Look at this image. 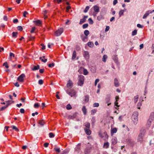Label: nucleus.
Wrapping results in <instances>:
<instances>
[{
  "instance_id": "obj_34",
  "label": "nucleus",
  "mask_w": 154,
  "mask_h": 154,
  "mask_svg": "<svg viewBox=\"0 0 154 154\" xmlns=\"http://www.w3.org/2000/svg\"><path fill=\"white\" fill-rule=\"evenodd\" d=\"M139 98L138 95H137L134 97V101L135 103H136L137 101Z\"/></svg>"
},
{
  "instance_id": "obj_5",
  "label": "nucleus",
  "mask_w": 154,
  "mask_h": 154,
  "mask_svg": "<svg viewBox=\"0 0 154 154\" xmlns=\"http://www.w3.org/2000/svg\"><path fill=\"white\" fill-rule=\"evenodd\" d=\"M25 77V75L23 73L22 74L17 78V80L20 82H23L24 81V78Z\"/></svg>"
},
{
  "instance_id": "obj_12",
  "label": "nucleus",
  "mask_w": 154,
  "mask_h": 154,
  "mask_svg": "<svg viewBox=\"0 0 154 154\" xmlns=\"http://www.w3.org/2000/svg\"><path fill=\"white\" fill-rule=\"evenodd\" d=\"M94 9L95 12L97 13L99 12L100 10L99 7L97 5L94 6Z\"/></svg>"
},
{
  "instance_id": "obj_36",
  "label": "nucleus",
  "mask_w": 154,
  "mask_h": 154,
  "mask_svg": "<svg viewBox=\"0 0 154 154\" xmlns=\"http://www.w3.org/2000/svg\"><path fill=\"white\" fill-rule=\"evenodd\" d=\"M84 34L86 36H87L89 34V32L88 30H85L84 31Z\"/></svg>"
},
{
  "instance_id": "obj_43",
  "label": "nucleus",
  "mask_w": 154,
  "mask_h": 154,
  "mask_svg": "<svg viewBox=\"0 0 154 154\" xmlns=\"http://www.w3.org/2000/svg\"><path fill=\"white\" fill-rule=\"evenodd\" d=\"M39 124L43 126L44 125V122H43V120H39Z\"/></svg>"
},
{
  "instance_id": "obj_64",
  "label": "nucleus",
  "mask_w": 154,
  "mask_h": 154,
  "mask_svg": "<svg viewBox=\"0 0 154 154\" xmlns=\"http://www.w3.org/2000/svg\"><path fill=\"white\" fill-rule=\"evenodd\" d=\"M18 21V20L17 19H14L13 20V22L14 23H17Z\"/></svg>"
},
{
  "instance_id": "obj_54",
  "label": "nucleus",
  "mask_w": 154,
  "mask_h": 154,
  "mask_svg": "<svg viewBox=\"0 0 154 154\" xmlns=\"http://www.w3.org/2000/svg\"><path fill=\"white\" fill-rule=\"evenodd\" d=\"M39 106V104L38 103H35L34 104V107L35 108H37Z\"/></svg>"
},
{
  "instance_id": "obj_35",
  "label": "nucleus",
  "mask_w": 154,
  "mask_h": 154,
  "mask_svg": "<svg viewBox=\"0 0 154 154\" xmlns=\"http://www.w3.org/2000/svg\"><path fill=\"white\" fill-rule=\"evenodd\" d=\"M11 100H8L6 101V106H7V107H8V106L11 104Z\"/></svg>"
},
{
  "instance_id": "obj_48",
  "label": "nucleus",
  "mask_w": 154,
  "mask_h": 154,
  "mask_svg": "<svg viewBox=\"0 0 154 154\" xmlns=\"http://www.w3.org/2000/svg\"><path fill=\"white\" fill-rule=\"evenodd\" d=\"M8 107L6 106H2L0 109V111H2L5 110V109L7 108Z\"/></svg>"
},
{
  "instance_id": "obj_63",
  "label": "nucleus",
  "mask_w": 154,
  "mask_h": 154,
  "mask_svg": "<svg viewBox=\"0 0 154 154\" xmlns=\"http://www.w3.org/2000/svg\"><path fill=\"white\" fill-rule=\"evenodd\" d=\"M118 2L117 0H114L113 2V5H115Z\"/></svg>"
},
{
  "instance_id": "obj_28",
  "label": "nucleus",
  "mask_w": 154,
  "mask_h": 154,
  "mask_svg": "<svg viewBox=\"0 0 154 154\" xmlns=\"http://www.w3.org/2000/svg\"><path fill=\"white\" fill-rule=\"evenodd\" d=\"M114 60L115 62L116 63L118 64V58L117 57V56H115V58L113 59Z\"/></svg>"
},
{
  "instance_id": "obj_60",
  "label": "nucleus",
  "mask_w": 154,
  "mask_h": 154,
  "mask_svg": "<svg viewBox=\"0 0 154 154\" xmlns=\"http://www.w3.org/2000/svg\"><path fill=\"white\" fill-rule=\"evenodd\" d=\"M99 79H96L95 82V85L96 86L97 85V83L99 82Z\"/></svg>"
},
{
  "instance_id": "obj_1",
  "label": "nucleus",
  "mask_w": 154,
  "mask_h": 154,
  "mask_svg": "<svg viewBox=\"0 0 154 154\" xmlns=\"http://www.w3.org/2000/svg\"><path fill=\"white\" fill-rule=\"evenodd\" d=\"M138 115V112H133L132 116V120L135 125L137 124V117Z\"/></svg>"
},
{
  "instance_id": "obj_7",
  "label": "nucleus",
  "mask_w": 154,
  "mask_h": 154,
  "mask_svg": "<svg viewBox=\"0 0 154 154\" xmlns=\"http://www.w3.org/2000/svg\"><path fill=\"white\" fill-rule=\"evenodd\" d=\"M84 56L86 59H89V55L88 52L87 51H85L84 52Z\"/></svg>"
},
{
  "instance_id": "obj_17",
  "label": "nucleus",
  "mask_w": 154,
  "mask_h": 154,
  "mask_svg": "<svg viewBox=\"0 0 154 154\" xmlns=\"http://www.w3.org/2000/svg\"><path fill=\"white\" fill-rule=\"evenodd\" d=\"M40 68V66L38 65L36 66H34V68L32 69L33 71L38 69Z\"/></svg>"
},
{
  "instance_id": "obj_46",
  "label": "nucleus",
  "mask_w": 154,
  "mask_h": 154,
  "mask_svg": "<svg viewBox=\"0 0 154 154\" xmlns=\"http://www.w3.org/2000/svg\"><path fill=\"white\" fill-rule=\"evenodd\" d=\"M99 104L98 103H94L93 106L94 107H98L99 106Z\"/></svg>"
},
{
  "instance_id": "obj_21",
  "label": "nucleus",
  "mask_w": 154,
  "mask_h": 154,
  "mask_svg": "<svg viewBox=\"0 0 154 154\" xmlns=\"http://www.w3.org/2000/svg\"><path fill=\"white\" fill-rule=\"evenodd\" d=\"M88 46L90 48H92L94 46V43L92 42H89L88 43Z\"/></svg>"
},
{
  "instance_id": "obj_41",
  "label": "nucleus",
  "mask_w": 154,
  "mask_h": 154,
  "mask_svg": "<svg viewBox=\"0 0 154 154\" xmlns=\"http://www.w3.org/2000/svg\"><path fill=\"white\" fill-rule=\"evenodd\" d=\"M83 74L85 75H87L88 74V72L86 69H84Z\"/></svg>"
},
{
  "instance_id": "obj_18",
  "label": "nucleus",
  "mask_w": 154,
  "mask_h": 154,
  "mask_svg": "<svg viewBox=\"0 0 154 154\" xmlns=\"http://www.w3.org/2000/svg\"><path fill=\"white\" fill-rule=\"evenodd\" d=\"M151 122L152 121L150 120V119H149L148 120L147 124H146V126L148 127H149L151 125Z\"/></svg>"
},
{
  "instance_id": "obj_30",
  "label": "nucleus",
  "mask_w": 154,
  "mask_h": 154,
  "mask_svg": "<svg viewBox=\"0 0 154 154\" xmlns=\"http://www.w3.org/2000/svg\"><path fill=\"white\" fill-rule=\"evenodd\" d=\"M137 30L136 29L134 30L132 32V35L134 36L136 35L137 34Z\"/></svg>"
},
{
  "instance_id": "obj_24",
  "label": "nucleus",
  "mask_w": 154,
  "mask_h": 154,
  "mask_svg": "<svg viewBox=\"0 0 154 154\" xmlns=\"http://www.w3.org/2000/svg\"><path fill=\"white\" fill-rule=\"evenodd\" d=\"M117 132V129L116 128H114L111 130V133L113 134L116 133Z\"/></svg>"
},
{
  "instance_id": "obj_45",
  "label": "nucleus",
  "mask_w": 154,
  "mask_h": 154,
  "mask_svg": "<svg viewBox=\"0 0 154 154\" xmlns=\"http://www.w3.org/2000/svg\"><path fill=\"white\" fill-rule=\"evenodd\" d=\"M97 111L95 109H93L91 111V114L94 115L96 112Z\"/></svg>"
},
{
  "instance_id": "obj_50",
  "label": "nucleus",
  "mask_w": 154,
  "mask_h": 154,
  "mask_svg": "<svg viewBox=\"0 0 154 154\" xmlns=\"http://www.w3.org/2000/svg\"><path fill=\"white\" fill-rule=\"evenodd\" d=\"M49 136L50 138L53 137H54V135L52 133H49Z\"/></svg>"
},
{
  "instance_id": "obj_9",
  "label": "nucleus",
  "mask_w": 154,
  "mask_h": 154,
  "mask_svg": "<svg viewBox=\"0 0 154 154\" xmlns=\"http://www.w3.org/2000/svg\"><path fill=\"white\" fill-rule=\"evenodd\" d=\"M66 92L71 97L74 96L76 94L75 92L74 91H72L70 92L67 91Z\"/></svg>"
},
{
  "instance_id": "obj_47",
  "label": "nucleus",
  "mask_w": 154,
  "mask_h": 154,
  "mask_svg": "<svg viewBox=\"0 0 154 154\" xmlns=\"http://www.w3.org/2000/svg\"><path fill=\"white\" fill-rule=\"evenodd\" d=\"M66 108L67 109H72V107L70 104H68L67 105Z\"/></svg>"
},
{
  "instance_id": "obj_51",
  "label": "nucleus",
  "mask_w": 154,
  "mask_h": 154,
  "mask_svg": "<svg viewBox=\"0 0 154 154\" xmlns=\"http://www.w3.org/2000/svg\"><path fill=\"white\" fill-rule=\"evenodd\" d=\"M88 26V24L87 23L85 24L82 26V27L83 29L87 28Z\"/></svg>"
},
{
  "instance_id": "obj_61",
  "label": "nucleus",
  "mask_w": 154,
  "mask_h": 154,
  "mask_svg": "<svg viewBox=\"0 0 154 154\" xmlns=\"http://www.w3.org/2000/svg\"><path fill=\"white\" fill-rule=\"evenodd\" d=\"M20 112L21 113H23L25 112L24 109L23 108L21 109L20 110Z\"/></svg>"
},
{
  "instance_id": "obj_26",
  "label": "nucleus",
  "mask_w": 154,
  "mask_h": 154,
  "mask_svg": "<svg viewBox=\"0 0 154 154\" xmlns=\"http://www.w3.org/2000/svg\"><path fill=\"white\" fill-rule=\"evenodd\" d=\"M107 57L106 55H104L103 58L102 60L104 62H105L106 61V59L107 58Z\"/></svg>"
},
{
  "instance_id": "obj_6",
  "label": "nucleus",
  "mask_w": 154,
  "mask_h": 154,
  "mask_svg": "<svg viewBox=\"0 0 154 154\" xmlns=\"http://www.w3.org/2000/svg\"><path fill=\"white\" fill-rule=\"evenodd\" d=\"M88 17V16H84L83 18L80 20L79 24H82V23L85 22L86 21V19Z\"/></svg>"
},
{
  "instance_id": "obj_44",
  "label": "nucleus",
  "mask_w": 154,
  "mask_h": 154,
  "mask_svg": "<svg viewBox=\"0 0 154 154\" xmlns=\"http://www.w3.org/2000/svg\"><path fill=\"white\" fill-rule=\"evenodd\" d=\"M124 11L123 10H120L119 12V17H121V15L123 14Z\"/></svg>"
},
{
  "instance_id": "obj_42",
  "label": "nucleus",
  "mask_w": 154,
  "mask_h": 154,
  "mask_svg": "<svg viewBox=\"0 0 154 154\" xmlns=\"http://www.w3.org/2000/svg\"><path fill=\"white\" fill-rule=\"evenodd\" d=\"M54 149L56 152L58 153H59L60 152V150L59 148H54Z\"/></svg>"
},
{
  "instance_id": "obj_25",
  "label": "nucleus",
  "mask_w": 154,
  "mask_h": 154,
  "mask_svg": "<svg viewBox=\"0 0 154 154\" xmlns=\"http://www.w3.org/2000/svg\"><path fill=\"white\" fill-rule=\"evenodd\" d=\"M110 100V97H107L106 99V103H107V105L109 106L110 104H111V103H109V101Z\"/></svg>"
},
{
  "instance_id": "obj_20",
  "label": "nucleus",
  "mask_w": 154,
  "mask_h": 154,
  "mask_svg": "<svg viewBox=\"0 0 154 154\" xmlns=\"http://www.w3.org/2000/svg\"><path fill=\"white\" fill-rule=\"evenodd\" d=\"M82 110L84 115H86V109L85 106H83L82 109Z\"/></svg>"
},
{
  "instance_id": "obj_2",
  "label": "nucleus",
  "mask_w": 154,
  "mask_h": 154,
  "mask_svg": "<svg viewBox=\"0 0 154 154\" xmlns=\"http://www.w3.org/2000/svg\"><path fill=\"white\" fill-rule=\"evenodd\" d=\"M78 79V85L79 86H82L84 84V77L82 75H80L79 76Z\"/></svg>"
},
{
  "instance_id": "obj_55",
  "label": "nucleus",
  "mask_w": 154,
  "mask_h": 154,
  "mask_svg": "<svg viewBox=\"0 0 154 154\" xmlns=\"http://www.w3.org/2000/svg\"><path fill=\"white\" fill-rule=\"evenodd\" d=\"M40 45L42 46V50H44L45 49V46L42 43Z\"/></svg>"
},
{
  "instance_id": "obj_58",
  "label": "nucleus",
  "mask_w": 154,
  "mask_h": 154,
  "mask_svg": "<svg viewBox=\"0 0 154 154\" xmlns=\"http://www.w3.org/2000/svg\"><path fill=\"white\" fill-rule=\"evenodd\" d=\"M109 29V26H106L105 29V32H107L108 31Z\"/></svg>"
},
{
  "instance_id": "obj_11",
  "label": "nucleus",
  "mask_w": 154,
  "mask_h": 154,
  "mask_svg": "<svg viewBox=\"0 0 154 154\" xmlns=\"http://www.w3.org/2000/svg\"><path fill=\"white\" fill-rule=\"evenodd\" d=\"M114 84L116 87H118L119 86V83L117 78H115L114 80Z\"/></svg>"
},
{
  "instance_id": "obj_27",
  "label": "nucleus",
  "mask_w": 154,
  "mask_h": 154,
  "mask_svg": "<svg viewBox=\"0 0 154 154\" xmlns=\"http://www.w3.org/2000/svg\"><path fill=\"white\" fill-rule=\"evenodd\" d=\"M91 71L93 73H94L96 71V68L94 67H91Z\"/></svg>"
},
{
  "instance_id": "obj_23",
  "label": "nucleus",
  "mask_w": 154,
  "mask_h": 154,
  "mask_svg": "<svg viewBox=\"0 0 154 154\" xmlns=\"http://www.w3.org/2000/svg\"><path fill=\"white\" fill-rule=\"evenodd\" d=\"M109 146V143L108 142L105 143L103 145V147L107 149Z\"/></svg>"
},
{
  "instance_id": "obj_3",
  "label": "nucleus",
  "mask_w": 154,
  "mask_h": 154,
  "mask_svg": "<svg viewBox=\"0 0 154 154\" xmlns=\"http://www.w3.org/2000/svg\"><path fill=\"white\" fill-rule=\"evenodd\" d=\"M144 133L141 132L139 135L137 137V140L138 142L142 143L143 140V137L144 136Z\"/></svg>"
},
{
  "instance_id": "obj_57",
  "label": "nucleus",
  "mask_w": 154,
  "mask_h": 154,
  "mask_svg": "<svg viewBox=\"0 0 154 154\" xmlns=\"http://www.w3.org/2000/svg\"><path fill=\"white\" fill-rule=\"evenodd\" d=\"M35 27H33L32 28L31 30L30 31V32L31 33H32L34 32V30H35Z\"/></svg>"
},
{
  "instance_id": "obj_13",
  "label": "nucleus",
  "mask_w": 154,
  "mask_h": 154,
  "mask_svg": "<svg viewBox=\"0 0 154 154\" xmlns=\"http://www.w3.org/2000/svg\"><path fill=\"white\" fill-rule=\"evenodd\" d=\"M83 125L86 127L85 128H87L89 129L90 127V123L87 122H85L84 124Z\"/></svg>"
},
{
  "instance_id": "obj_10",
  "label": "nucleus",
  "mask_w": 154,
  "mask_h": 154,
  "mask_svg": "<svg viewBox=\"0 0 154 154\" xmlns=\"http://www.w3.org/2000/svg\"><path fill=\"white\" fill-rule=\"evenodd\" d=\"M73 83L71 81L69 80L67 84V86L69 88H71L72 87Z\"/></svg>"
},
{
  "instance_id": "obj_49",
  "label": "nucleus",
  "mask_w": 154,
  "mask_h": 154,
  "mask_svg": "<svg viewBox=\"0 0 154 154\" xmlns=\"http://www.w3.org/2000/svg\"><path fill=\"white\" fill-rule=\"evenodd\" d=\"M17 29L19 31H22L23 29L22 27L21 26H18L17 27Z\"/></svg>"
},
{
  "instance_id": "obj_32",
  "label": "nucleus",
  "mask_w": 154,
  "mask_h": 154,
  "mask_svg": "<svg viewBox=\"0 0 154 154\" xmlns=\"http://www.w3.org/2000/svg\"><path fill=\"white\" fill-rule=\"evenodd\" d=\"M11 128H12L14 130L16 131H19V129L17 128L16 126H15L12 125L11 126Z\"/></svg>"
},
{
  "instance_id": "obj_19",
  "label": "nucleus",
  "mask_w": 154,
  "mask_h": 154,
  "mask_svg": "<svg viewBox=\"0 0 154 154\" xmlns=\"http://www.w3.org/2000/svg\"><path fill=\"white\" fill-rule=\"evenodd\" d=\"M76 57V52L75 51H73L72 59V60L74 59Z\"/></svg>"
},
{
  "instance_id": "obj_15",
  "label": "nucleus",
  "mask_w": 154,
  "mask_h": 154,
  "mask_svg": "<svg viewBox=\"0 0 154 154\" xmlns=\"http://www.w3.org/2000/svg\"><path fill=\"white\" fill-rule=\"evenodd\" d=\"M33 22L35 23V24L36 25H38L41 24L42 23V22L39 20H38L36 21H34Z\"/></svg>"
},
{
  "instance_id": "obj_38",
  "label": "nucleus",
  "mask_w": 154,
  "mask_h": 154,
  "mask_svg": "<svg viewBox=\"0 0 154 154\" xmlns=\"http://www.w3.org/2000/svg\"><path fill=\"white\" fill-rule=\"evenodd\" d=\"M89 8L90 7L89 6H86L84 11V12L86 13L88 11L89 9Z\"/></svg>"
},
{
  "instance_id": "obj_4",
  "label": "nucleus",
  "mask_w": 154,
  "mask_h": 154,
  "mask_svg": "<svg viewBox=\"0 0 154 154\" xmlns=\"http://www.w3.org/2000/svg\"><path fill=\"white\" fill-rule=\"evenodd\" d=\"M63 32V29L62 28H60L55 32L54 33V35L57 37L58 36L60 35Z\"/></svg>"
},
{
  "instance_id": "obj_40",
  "label": "nucleus",
  "mask_w": 154,
  "mask_h": 154,
  "mask_svg": "<svg viewBox=\"0 0 154 154\" xmlns=\"http://www.w3.org/2000/svg\"><path fill=\"white\" fill-rule=\"evenodd\" d=\"M3 66H5V67L6 68H9V66H8V63H7V62H5V63H4L3 64Z\"/></svg>"
},
{
  "instance_id": "obj_56",
  "label": "nucleus",
  "mask_w": 154,
  "mask_h": 154,
  "mask_svg": "<svg viewBox=\"0 0 154 154\" xmlns=\"http://www.w3.org/2000/svg\"><path fill=\"white\" fill-rule=\"evenodd\" d=\"M141 105V103H140V102L138 103H137V108L138 109H140V106Z\"/></svg>"
},
{
  "instance_id": "obj_29",
  "label": "nucleus",
  "mask_w": 154,
  "mask_h": 154,
  "mask_svg": "<svg viewBox=\"0 0 154 154\" xmlns=\"http://www.w3.org/2000/svg\"><path fill=\"white\" fill-rule=\"evenodd\" d=\"M18 34V33L17 32H13L12 33V36L14 37H16Z\"/></svg>"
},
{
  "instance_id": "obj_37",
  "label": "nucleus",
  "mask_w": 154,
  "mask_h": 154,
  "mask_svg": "<svg viewBox=\"0 0 154 154\" xmlns=\"http://www.w3.org/2000/svg\"><path fill=\"white\" fill-rule=\"evenodd\" d=\"M88 21L89 24H92L94 23V22L93 20L91 18L88 19Z\"/></svg>"
},
{
  "instance_id": "obj_22",
  "label": "nucleus",
  "mask_w": 154,
  "mask_h": 154,
  "mask_svg": "<svg viewBox=\"0 0 154 154\" xmlns=\"http://www.w3.org/2000/svg\"><path fill=\"white\" fill-rule=\"evenodd\" d=\"M89 97L88 96V95L85 96V99H84L86 103H87L89 101Z\"/></svg>"
},
{
  "instance_id": "obj_33",
  "label": "nucleus",
  "mask_w": 154,
  "mask_h": 154,
  "mask_svg": "<svg viewBox=\"0 0 154 154\" xmlns=\"http://www.w3.org/2000/svg\"><path fill=\"white\" fill-rule=\"evenodd\" d=\"M117 143V140L116 139H113L112 140V144L113 145H115Z\"/></svg>"
},
{
  "instance_id": "obj_8",
  "label": "nucleus",
  "mask_w": 154,
  "mask_h": 154,
  "mask_svg": "<svg viewBox=\"0 0 154 154\" xmlns=\"http://www.w3.org/2000/svg\"><path fill=\"white\" fill-rule=\"evenodd\" d=\"M84 130L85 133L87 135H90L91 134V131L89 129L87 128H84Z\"/></svg>"
},
{
  "instance_id": "obj_16",
  "label": "nucleus",
  "mask_w": 154,
  "mask_h": 154,
  "mask_svg": "<svg viewBox=\"0 0 154 154\" xmlns=\"http://www.w3.org/2000/svg\"><path fill=\"white\" fill-rule=\"evenodd\" d=\"M104 17L102 15H100L98 16L97 18V20L98 21L104 19Z\"/></svg>"
},
{
  "instance_id": "obj_14",
  "label": "nucleus",
  "mask_w": 154,
  "mask_h": 154,
  "mask_svg": "<svg viewBox=\"0 0 154 154\" xmlns=\"http://www.w3.org/2000/svg\"><path fill=\"white\" fill-rule=\"evenodd\" d=\"M149 14V11H146V13L145 14L143 15V19H145L146 18L147 16Z\"/></svg>"
},
{
  "instance_id": "obj_31",
  "label": "nucleus",
  "mask_w": 154,
  "mask_h": 154,
  "mask_svg": "<svg viewBox=\"0 0 154 154\" xmlns=\"http://www.w3.org/2000/svg\"><path fill=\"white\" fill-rule=\"evenodd\" d=\"M69 152V150L68 149H65L64 150L61 154H67Z\"/></svg>"
},
{
  "instance_id": "obj_59",
  "label": "nucleus",
  "mask_w": 154,
  "mask_h": 154,
  "mask_svg": "<svg viewBox=\"0 0 154 154\" xmlns=\"http://www.w3.org/2000/svg\"><path fill=\"white\" fill-rule=\"evenodd\" d=\"M137 26L139 28H142L143 27V26L141 25L140 24H137Z\"/></svg>"
},
{
  "instance_id": "obj_52",
  "label": "nucleus",
  "mask_w": 154,
  "mask_h": 154,
  "mask_svg": "<svg viewBox=\"0 0 154 154\" xmlns=\"http://www.w3.org/2000/svg\"><path fill=\"white\" fill-rule=\"evenodd\" d=\"M43 83V80L42 79H40L38 81V83L40 85H42Z\"/></svg>"
},
{
  "instance_id": "obj_62",
  "label": "nucleus",
  "mask_w": 154,
  "mask_h": 154,
  "mask_svg": "<svg viewBox=\"0 0 154 154\" xmlns=\"http://www.w3.org/2000/svg\"><path fill=\"white\" fill-rule=\"evenodd\" d=\"M28 14V13L26 11H25L24 13H23V16L24 17H26V14Z\"/></svg>"
},
{
  "instance_id": "obj_53",
  "label": "nucleus",
  "mask_w": 154,
  "mask_h": 154,
  "mask_svg": "<svg viewBox=\"0 0 154 154\" xmlns=\"http://www.w3.org/2000/svg\"><path fill=\"white\" fill-rule=\"evenodd\" d=\"M54 66V63H50L48 65V67L50 68H52Z\"/></svg>"
},
{
  "instance_id": "obj_39",
  "label": "nucleus",
  "mask_w": 154,
  "mask_h": 154,
  "mask_svg": "<svg viewBox=\"0 0 154 154\" xmlns=\"http://www.w3.org/2000/svg\"><path fill=\"white\" fill-rule=\"evenodd\" d=\"M75 118V115H69L68 116L69 119H73Z\"/></svg>"
}]
</instances>
